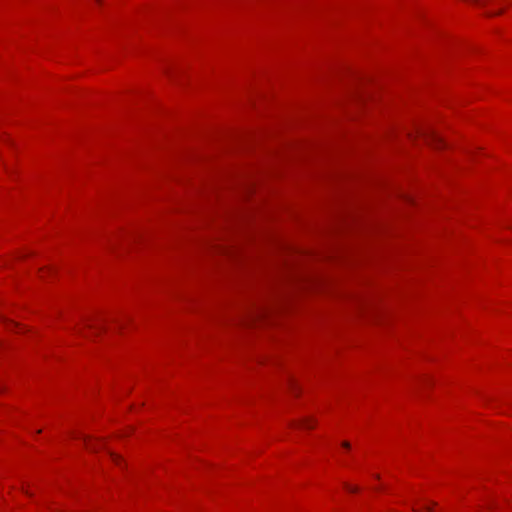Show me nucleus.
<instances>
[{"mask_svg": "<svg viewBox=\"0 0 512 512\" xmlns=\"http://www.w3.org/2000/svg\"><path fill=\"white\" fill-rule=\"evenodd\" d=\"M500 13H501V11L499 10V11H489L486 14L488 16H494V15H497V14H500Z\"/></svg>", "mask_w": 512, "mask_h": 512, "instance_id": "5", "label": "nucleus"}, {"mask_svg": "<svg viewBox=\"0 0 512 512\" xmlns=\"http://www.w3.org/2000/svg\"><path fill=\"white\" fill-rule=\"evenodd\" d=\"M470 1L478 6H484L487 2V0H470Z\"/></svg>", "mask_w": 512, "mask_h": 512, "instance_id": "2", "label": "nucleus"}, {"mask_svg": "<svg viewBox=\"0 0 512 512\" xmlns=\"http://www.w3.org/2000/svg\"><path fill=\"white\" fill-rule=\"evenodd\" d=\"M111 456L113 457V460L115 462H118L120 460L119 456H117V455L112 454Z\"/></svg>", "mask_w": 512, "mask_h": 512, "instance_id": "9", "label": "nucleus"}, {"mask_svg": "<svg viewBox=\"0 0 512 512\" xmlns=\"http://www.w3.org/2000/svg\"><path fill=\"white\" fill-rule=\"evenodd\" d=\"M346 489L349 491V492H357L358 491V488L355 487V486H352V485H346Z\"/></svg>", "mask_w": 512, "mask_h": 512, "instance_id": "4", "label": "nucleus"}, {"mask_svg": "<svg viewBox=\"0 0 512 512\" xmlns=\"http://www.w3.org/2000/svg\"><path fill=\"white\" fill-rule=\"evenodd\" d=\"M85 442H86V445H87L88 449H95L94 446H93L92 441L85 440Z\"/></svg>", "mask_w": 512, "mask_h": 512, "instance_id": "6", "label": "nucleus"}, {"mask_svg": "<svg viewBox=\"0 0 512 512\" xmlns=\"http://www.w3.org/2000/svg\"><path fill=\"white\" fill-rule=\"evenodd\" d=\"M342 446H343L344 448L349 449V448H350V443H349V442H347V441H344V442L342 443Z\"/></svg>", "mask_w": 512, "mask_h": 512, "instance_id": "8", "label": "nucleus"}, {"mask_svg": "<svg viewBox=\"0 0 512 512\" xmlns=\"http://www.w3.org/2000/svg\"><path fill=\"white\" fill-rule=\"evenodd\" d=\"M431 510H432V508L430 505H425V507H423V509H415L416 512H429Z\"/></svg>", "mask_w": 512, "mask_h": 512, "instance_id": "3", "label": "nucleus"}, {"mask_svg": "<svg viewBox=\"0 0 512 512\" xmlns=\"http://www.w3.org/2000/svg\"><path fill=\"white\" fill-rule=\"evenodd\" d=\"M298 428L311 429L314 427V421L309 418L302 419L296 424Z\"/></svg>", "mask_w": 512, "mask_h": 512, "instance_id": "1", "label": "nucleus"}, {"mask_svg": "<svg viewBox=\"0 0 512 512\" xmlns=\"http://www.w3.org/2000/svg\"><path fill=\"white\" fill-rule=\"evenodd\" d=\"M431 140L434 141L436 145H440L441 144V141L436 136L435 137L433 136L431 138Z\"/></svg>", "mask_w": 512, "mask_h": 512, "instance_id": "7", "label": "nucleus"}]
</instances>
